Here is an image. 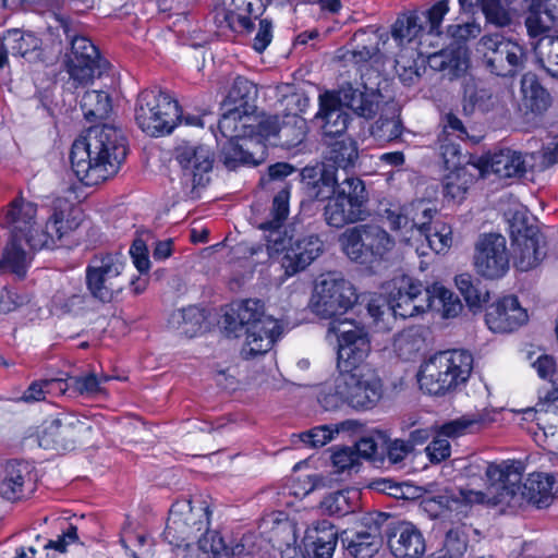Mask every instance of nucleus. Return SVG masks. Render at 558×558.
<instances>
[{"label":"nucleus","instance_id":"58","mask_svg":"<svg viewBox=\"0 0 558 558\" xmlns=\"http://www.w3.org/2000/svg\"><path fill=\"white\" fill-rule=\"evenodd\" d=\"M448 0H440L429 9L423 11L420 15L425 26V33L430 35H439L444 16L448 13Z\"/></svg>","mask_w":558,"mask_h":558},{"label":"nucleus","instance_id":"40","mask_svg":"<svg viewBox=\"0 0 558 558\" xmlns=\"http://www.w3.org/2000/svg\"><path fill=\"white\" fill-rule=\"evenodd\" d=\"M474 182V175L466 168H456L444 179V195L456 203H460Z\"/></svg>","mask_w":558,"mask_h":558},{"label":"nucleus","instance_id":"27","mask_svg":"<svg viewBox=\"0 0 558 558\" xmlns=\"http://www.w3.org/2000/svg\"><path fill=\"white\" fill-rule=\"evenodd\" d=\"M33 480V466L25 461H8L0 470V496L15 500L22 497L23 486Z\"/></svg>","mask_w":558,"mask_h":558},{"label":"nucleus","instance_id":"7","mask_svg":"<svg viewBox=\"0 0 558 558\" xmlns=\"http://www.w3.org/2000/svg\"><path fill=\"white\" fill-rule=\"evenodd\" d=\"M368 202L369 195L364 181L359 177L348 175L340 182L337 193L325 205L324 220L329 227L336 229L365 221L371 216Z\"/></svg>","mask_w":558,"mask_h":558},{"label":"nucleus","instance_id":"34","mask_svg":"<svg viewBox=\"0 0 558 558\" xmlns=\"http://www.w3.org/2000/svg\"><path fill=\"white\" fill-rule=\"evenodd\" d=\"M522 105L533 113L542 114L551 106L550 94L541 85L536 74L525 73L521 78Z\"/></svg>","mask_w":558,"mask_h":558},{"label":"nucleus","instance_id":"11","mask_svg":"<svg viewBox=\"0 0 558 558\" xmlns=\"http://www.w3.org/2000/svg\"><path fill=\"white\" fill-rule=\"evenodd\" d=\"M356 300L355 289L350 281L335 274H327L315 284L311 307L317 316L337 320L336 317L345 314Z\"/></svg>","mask_w":558,"mask_h":558},{"label":"nucleus","instance_id":"60","mask_svg":"<svg viewBox=\"0 0 558 558\" xmlns=\"http://www.w3.org/2000/svg\"><path fill=\"white\" fill-rule=\"evenodd\" d=\"M216 22L220 27H227L236 33H250L253 29L251 17L243 14H229V10L221 9L216 13Z\"/></svg>","mask_w":558,"mask_h":558},{"label":"nucleus","instance_id":"54","mask_svg":"<svg viewBox=\"0 0 558 558\" xmlns=\"http://www.w3.org/2000/svg\"><path fill=\"white\" fill-rule=\"evenodd\" d=\"M380 216L386 219L390 228L395 231L409 233L414 231L407 205L389 204L380 209Z\"/></svg>","mask_w":558,"mask_h":558},{"label":"nucleus","instance_id":"21","mask_svg":"<svg viewBox=\"0 0 558 558\" xmlns=\"http://www.w3.org/2000/svg\"><path fill=\"white\" fill-rule=\"evenodd\" d=\"M37 205L23 196L12 199L0 215V225L10 232L14 239H24L34 235L37 227Z\"/></svg>","mask_w":558,"mask_h":558},{"label":"nucleus","instance_id":"52","mask_svg":"<svg viewBox=\"0 0 558 558\" xmlns=\"http://www.w3.org/2000/svg\"><path fill=\"white\" fill-rule=\"evenodd\" d=\"M428 64L433 70L448 72L450 76H458L468 68V61L452 51H440L428 57Z\"/></svg>","mask_w":558,"mask_h":558},{"label":"nucleus","instance_id":"39","mask_svg":"<svg viewBox=\"0 0 558 558\" xmlns=\"http://www.w3.org/2000/svg\"><path fill=\"white\" fill-rule=\"evenodd\" d=\"M4 39L9 41V47L13 56H20L33 61L40 56V39L31 33H21L17 29L8 31Z\"/></svg>","mask_w":558,"mask_h":558},{"label":"nucleus","instance_id":"50","mask_svg":"<svg viewBox=\"0 0 558 558\" xmlns=\"http://www.w3.org/2000/svg\"><path fill=\"white\" fill-rule=\"evenodd\" d=\"M456 284L461 294L463 295L468 306L472 311L480 310L483 304L488 302L489 293L485 289L475 286L468 274H462L456 277Z\"/></svg>","mask_w":558,"mask_h":558},{"label":"nucleus","instance_id":"37","mask_svg":"<svg viewBox=\"0 0 558 558\" xmlns=\"http://www.w3.org/2000/svg\"><path fill=\"white\" fill-rule=\"evenodd\" d=\"M360 493L356 489H342L328 494L322 501V510L336 517H344L360 508Z\"/></svg>","mask_w":558,"mask_h":558},{"label":"nucleus","instance_id":"55","mask_svg":"<svg viewBox=\"0 0 558 558\" xmlns=\"http://www.w3.org/2000/svg\"><path fill=\"white\" fill-rule=\"evenodd\" d=\"M393 350L402 360H411L421 348V339L414 329H405L393 338Z\"/></svg>","mask_w":558,"mask_h":558},{"label":"nucleus","instance_id":"15","mask_svg":"<svg viewBox=\"0 0 558 558\" xmlns=\"http://www.w3.org/2000/svg\"><path fill=\"white\" fill-rule=\"evenodd\" d=\"M108 62L100 57L97 47L84 36L71 40L70 52L65 54V69L75 86H83L100 77Z\"/></svg>","mask_w":558,"mask_h":558},{"label":"nucleus","instance_id":"38","mask_svg":"<svg viewBox=\"0 0 558 558\" xmlns=\"http://www.w3.org/2000/svg\"><path fill=\"white\" fill-rule=\"evenodd\" d=\"M256 85L244 76L234 77L222 104L254 112L257 98Z\"/></svg>","mask_w":558,"mask_h":558},{"label":"nucleus","instance_id":"20","mask_svg":"<svg viewBox=\"0 0 558 558\" xmlns=\"http://www.w3.org/2000/svg\"><path fill=\"white\" fill-rule=\"evenodd\" d=\"M429 299L425 295V288L421 282L411 278H402L396 291L390 292L387 311L393 316L402 318L413 317L430 308Z\"/></svg>","mask_w":558,"mask_h":558},{"label":"nucleus","instance_id":"9","mask_svg":"<svg viewBox=\"0 0 558 558\" xmlns=\"http://www.w3.org/2000/svg\"><path fill=\"white\" fill-rule=\"evenodd\" d=\"M339 242L344 254L351 260L362 265L381 262L395 247L393 238L375 223L348 228L339 236Z\"/></svg>","mask_w":558,"mask_h":558},{"label":"nucleus","instance_id":"23","mask_svg":"<svg viewBox=\"0 0 558 558\" xmlns=\"http://www.w3.org/2000/svg\"><path fill=\"white\" fill-rule=\"evenodd\" d=\"M527 320V314L514 295L505 296L488 306L485 322L494 332H511Z\"/></svg>","mask_w":558,"mask_h":558},{"label":"nucleus","instance_id":"44","mask_svg":"<svg viewBox=\"0 0 558 558\" xmlns=\"http://www.w3.org/2000/svg\"><path fill=\"white\" fill-rule=\"evenodd\" d=\"M423 33H425V26L418 14L398 17L391 29L392 38L399 46L411 43Z\"/></svg>","mask_w":558,"mask_h":558},{"label":"nucleus","instance_id":"43","mask_svg":"<svg viewBox=\"0 0 558 558\" xmlns=\"http://www.w3.org/2000/svg\"><path fill=\"white\" fill-rule=\"evenodd\" d=\"M534 50L541 65L553 77H558V34L541 37Z\"/></svg>","mask_w":558,"mask_h":558},{"label":"nucleus","instance_id":"47","mask_svg":"<svg viewBox=\"0 0 558 558\" xmlns=\"http://www.w3.org/2000/svg\"><path fill=\"white\" fill-rule=\"evenodd\" d=\"M170 323L177 327L180 332L189 338L194 337L202 328L204 315L196 306H189L172 313Z\"/></svg>","mask_w":558,"mask_h":558},{"label":"nucleus","instance_id":"22","mask_svg":"<svg viewBox=\"0 0 558 558\" xmlns=\"http://www.w3.org/2000/svg\"><path fill=\"white\" fill-rule=\"evenodd\" d=\"M265 144L256 137L227 140L222 145L220 160L229 169L233 170L241 165L257 166L266 159Z\"/></svg>","mask_w":558,"mask_h":558},{"label":"nucleus","instance_id":"31","mask_svg":"<svg viewBox=\"0 0 558 558\" xmlns=\"http://www.w3.org/2000/svg\"><path fill=\"white\" fill-rule=\"evenodd\" d=\"M481 170L499 178H515L525 172V162L520 153L506 148L485 157Z\"/></svg>","mask_w":558,"mask_h":558},{"label":"nucleus","instance_id":"56","mask_svg":"<svg viewBox=\"0 0 558 558\" xmlns=\"http://www.w3.org/2000/svg\"><path fill=\"white\" fill-rule=\"evenodd\" d=\"M558 25L547 10L531 11L525 20V26L532 37L546 36Z\"/></svg>","mask_w":558,"mask_h":558},{"label":"nucleus","instance_id":"4","mask_svg":"<svg viewBox=\"0 0 558 558\" xmlns=\"http://www.w3.org/2000/svg\"><path fill=\"white\" fill-rule=\"evenodd\" d=\"M225 324L230 332L244 330L245 341L241 350L244 359L267 353L281 333L278 320L265 315L259 300H246L238 304L225 314Z\"/></svg>","mask_w":558,"mask_h":558},{"label":"nucleus","instance_id":"30","mask_svg":"<svg viewBox=\"0 0 558 558\" xmlns=\"http://www.w3.org/2000/svg\"><path fill=\"white\" fill-rule=\"evenodd\" d=\"M302 174L307 195L317 201L329 202L340 186L341 181L337 178L336 170L327 166H324L318 173L315 169L305 168Z\"/></svg>","mask_w":558,"mask_h":558},{"label":"nucleus","instance_id":"1","mask_svg":"<svg viewBox=\"0 0 558 558\" xmlns=\"http://www.w3.org/2000/svg\"><path fill=\"white\" fill-rule=\"evenodd\" d=\"M523 464L520 461L490 463L486 469L489 482L486 493L460 489V497L469 504L487 502L502 508H521L533 505L537 508L548 507L558 496L556 478L545 473H532L521 485Z\"/></svg>","mask_w":558,"mask_h":558},{"label":"nucleus","instance_id":"62","mask_svg":"<svg viewBox=\"0 0 558 558\" xmlns=\"http://www.w3.org/2000/svg\"><path fill=\"white\" fill-rule=\"evenodd\" d=\"M110 377L101 376L98 378L95 374L70 377V387L81 395L93 396L101 391L100 384L108 381Z\"/></svg>","mask_w":558,"mask_h":558},{"label":"nucleus","instance_id":"18","mask_svg":"<svg viewBox=\"0 0 558 558\" xmlns=\"http://www.w3.org/2000/svg\"><path fill=\"white\" fill-rule=\"evenodd\" d=\"M473 264L475 271L484 278L504 277L510 264L506 238L499 233L480 235L474 247Z\"/></svg>","mask_w":558,"mask_h":558},{"label":"nucleus","instance_id":"59","mask_svg":"<svg viewBox=\"0 0 558 558\" xmlns=\"http://www.w3.org/2000/svg\"><path fill=\"white\" fill-rule=\"evenodd\" d=\"M315 532L316 536L308 535L307 537L313 539L316 558H331L337 545L336 532L331 527H324L322 531L316 530Z\"/></svg>","mask_w":558,"mask_h":558},{"label":"nucleus","instance_id":"2","mask_svg":"<svg viewBox=\"0 0 558 558\" xmlns=\"http://www.w3.org/2000/svg\"><path fill=\"white\" fill-rule=\"evenodd\" d=\"M126 154V140L121 130L110 124L94 125L74 141L71 167L85 185H98L118 173Z\"/></svg>","mask_w":558,"mask_h":558},{"label":"nucleus","instance_id":"46","mask_svg":"<svg viewBox=\"0 0 558 558\" xmlns=\"http://www.w3.org/2000/svg\"><path fill=\"white\" fill-rule=\"evenodd\" d=\"M266 542L255 534H245L228 551L229 558H269Z\"/></svg>","mask_w":558,"mask_h":558},{"label":"nucleus","instance_id":"49","mask_svg":"<svg viewBox=\"0 0 558 558\" xmlns=\"http://www.w3.org/2000/svg\"><path fill=\"white\" fill-rule=\"evenodd\" d=\"M426 242V247L434 251L436 254L446 252L452 245V231L451 227L435 221L434 225L426 231L420 234Z\"/></svg>","mask_w":558,"mask_h":558},{"label":"nucleus","instance_id":"42","mask_svg":"<svg viewBox=\"0 0 558 558\" xmlns=\"http://www.w3.org/2000/svg\"><path fill=\"white\" fill-rule=\"evenodd\" d=\"M81 108L88 121L106 119L111 111V99L105 90H87L81 99Z\"/></svg>","mask_w":558,"mask_h":558},{"label":"nucleus","instance_id":"32","mask_svg":"<svg viewBox=\"0 0 558 558\" xmlns=\"http://www.w3.org/2000/svg\"><path fill=\"white\" fill-rule=\"evenodd\" d=\"M223 113L218 122V129L227 140L254 137L253 124L250 123L252 111L239 109L222 104Z\"/></svg>","mask_w":558,"mask_h":558},{"label":"nucleus","instance_id":"12","mask_svg":"<svg viewBox=\"0 0 558 558\" xmlns=\"http://www.w3.org/2000/svg\"><path fill=\"white\" fill-rule=\"evenodd\" d=\"M92 432L89 420L74 413H60L46 421L38 436V444L46 450L57 452L72 450Z\"/></svg>","mask_w":558,"mask_h":558},{"label":"nucleus","instance_id":"26","mask_svg":"<svg viewBox=\"0 0 558 558\" xmlns=\"http://www.w3.org/2000/svg\"><path fill=\"white\" fill-rule=\"evenodd\" d=\"M349 118V114L335 104L332 93L327 92L319 96V111L316 114V119L323 121L324 142L347 136L345 131Z\"/></svg>","mask_w":558,"mask_h":558},{"label":"nucleus","instance_id":"19","mask_svg":"<svg viewBox=\"0 0 558 558\" xmlns=\"http://www.w3.org/2000/svg\"><path fill=\"white\" fill-rule=\"evenodd\" d=\"M387 518L384 513L368 514L363 518L366 530L343 531L341 542L347 551L354 558H372L381 546L380 525Z\"/></svg>","mask_w":558,"mask_h":558},{"label":"nucleus","instance_id":"5","mask_svg":"<svg viewBox=\"0 0 558 558\" xmlns=\"http://www.w3.org/2000/svg\"><path fill=\"white\" fill-rule=\"evenodd\" d=\"M473 369V356L464 350L438 352L422 363L417 373L421 390L440 396L464 385Z\"/></svg>","mask_w":558,"mask_h":558},{"label":"nucleus","instance_id":"14","mask_svg":"<svg viewBox=\"0 0 558 558\" xmlns=\"http://www.w3.org/2000/svg\"><path fill=\"white\" fill-rule=\"evenodd\" d=\"M340 393L347 404L355 410L373 409L383 397V383L372 366L339 373Z\"/></svg>","mask_w":558,"mask_h":558},{"label":"nucleus","instance_id":"63","mask_svg":"<svg viewBox=\"0 0 558 558\" xmlns=\"http://www.w3.org/2000/svg\"><path fill=\"white\" fill-rule=\"evenodd\" d=\"M482 11L487 21L497 26H507L511 22L509 12L502 8L499 0H482Z\"/></svg>","mask_w":558,"mask_h":558},{"label":"nucleus","instance_id":"17","mask_svg":"<svg viewBox=\"0 0 558 558\" xmlns=\"http://www.w3.org/2000/svg\"><path fill=\"white\" fill-rule=\"evenodd\" d=\"M484 63L498 76H513L523 66L524 51L518 44L499 34L483 36L480 40Z\"/></svg>","mask_w":558,"mask_h":558},{"label":"nucleus","instance_id":"29","mask_svg":"<svg viewBox=\"0 0 558 558\" xmlns=\"http://www.w3.org/2000/svg\"><path fill=\"white\" fill-rule=\"evenodd\" d=\"M326 145L325 159L327 167L349 170L356 166L359 161V145L350 136L337 137L324 142Z\"/></svg>","mask_w":558,"mask_h":558},{"label":"nucleus","instance_id":"28","mask_svg":"<svg viewBox=\"0 0 558 558\" xmlns=\"http://www.w3.org/2000/svg\"><path fill=\"white\" fill-rule=\"evenodd\" d=\"M545 239L542 233L513 239V260L517 269L529 271L543 260L546 255Z\"/></svg>","mask_w":558,"mask_h":558},{"label":"nucleus","instance_id":"6","mask_svg":"<svg viewBox=\"0 0 558 558\" xmlns=\"http://www.w3.org/2000/svg\"><path fill=\"white\" fill-rule=\"evenodd\" d=\"M125 258L119 253L98 254L90 258L85 270V284L90 296L101 303L112 302L128 284L140 293L144 287L124 274Z\"/></svg>","mask_w":558,"mask_h":558},{"label":"nucleus","instance_id":"64","mask_svg":"<svg viewBox=\"0 0 558 558\" xmlns=\"http://www.w3.org/2000/svg\"><path fill=\"white\" fill-rule=\"evenodd\" d=\"M196 539L198 548L205 554H211L216 556L226 550V545L222 537L217 531H209L208 526L203 530Z\"/></svg>","mask_w":558,"mask_h":558},{"label":"nucleus","instance_id":"10","mask_svg":"<svg viewBox=\"0 0 558 558\" xmlns=\"http://www.w3.org/2000/svg\"><path fill=\"white\" fill-rule=\"evenodd\" d=\"M180 118L181 109L168 94L156 89H145L138 95L135 121L148 135L170 133Z\"/></svg>","mask_w":558,"mask_h":558},{"label":"nucleus","instance_id":"35","mask_svg":"<svg viewBox=\"0 0 558 558\" xmlns=\"http://www.w3.org/2000/svg\"><path fill=\"white\" fill-rule=\"evenodd\" d=\"M71 228L64 222L62 213H54L46 222L44 229L36 227L34 235L27 238V245L33 250L52 248L58 240Z\"/></svg>","mask_w":558,"mask_h":558},{"label":"nucleus","instance_id":"25","mask_svg":"<svg viewBox=\"0 0 558 558\" xmlns=\"http://www.w3.org/2000/svg\"><path fill=\"white\" fill-rule=\"evenodd\" d=\"M331 93L337 106L347 107L360 117L371 119L378 110V96L355 88L351 83H344L337 92Z\"/></svg>","mask_w":558,"mask_h":558},{"label":"nucleus","instance_id":"13","mask_svg":"<svg viewBox=\"0 0 558 558\" xmlns=\"http://www.w3.org/2000/svg\"><path fill=\"white\" fill-rule=\"evenodd\" d=\"M329 330L338 335L339 373L352 372L362 366H372L366 362L371 353V340L363 327L343 320H331Z\"/></svg>","mask_w":558,"mask_h":558},{"label":"nucleus","instance_id":"16","mask_svg":"<svg viewBox=\"0 0 558 558\" xmlns=\"http://www.w3.org/2000/svg\"><path fill=\"white\" fill-rule=\"evenodd\" d=\"M175 159L182 169V184L185 194L197 196V189L204 187L213 169V154L205 145L182 144L175 148Z\"/></svg>","mask_w":558,"mask_h":558},{"label":"nucleus","instance_id":"45","mask_svg":"<svg viewBox=\"0 0 558 558\" xmlns=\"http://www.w3.org/2000/svg\"><path fill=\"white\" fill-rule=\"evenodd\" d=\"M499 105V98L489 88H469L465 90L462 110L465 114H472L477 108L483 112H488Z\"/></svg>","mask_w":558,"mask_h":558},{"label":"nucleus","instance_id":"8","mask_svg":"<svg viewBox=\"0 0 558 558\" xmlns=\"http://www.w3.org/2000/svg\"><path fill=\"white\" fill-rule=\"evenodd\" d=\"M209 505L202 495L177 500L169 511L165 539L177 547L189 546L209 525Z\"/></svg>","mask_w":558,"mask_h":558},{"label":"nucleus","instance_id":"33","mask_svg":"<svg viewBox=\"0 0 558 558\" xmlns=\"http://www.w3.org/2000/svg\"><path fill=\"white\" fill-rule=\"evenodd\" d=\"M31 251L34 250L25 244L24 239L10 236V241L0 260V269L4 272L14 274L19 278H23L26 275L32 258Z\"/></svg>","mask_w":558,"mask_h":558},{"label":"nucleus","instance_id":"61","mask_svg":"<svg viewBox=\"0 0 558 558\" xmlns=\"http://www.w3.org/2000/svg\"><path fill=\"white\" fill-rule=\"evenodd\" d=\"M558 387L551 385L549 388L541 389L538 392V402L535 405V414H550L555 422L558 423Z\"/></svg>","mask_w":558,"mask_h":558},{"label":"nucleus","instance_id":"53","mask_svg":"<svg viewBox=\"0 0 558 558\" xmlns=\"http://www.w3.org/2000/svg\"><path fill=\"white\" fill-rule=\"evenodd\" d=\"M483 421L484 416L481 413L462 415L461 417L444 423L438 429L439 436L458 438L469 433L473 426L481 424Z\"/></svg>","mask_w":558,"mask_h":558},{"label":"nucleus","instance_id":"3","mask_svg":"<svg viewBox=\"0 0 558 558\" xmlns=\"http://www.w3.org/2000/svg\"><path fill=\"white\" fill-rule=\"evenodd\" d=\"M289 215V191L283 189L274 197L270 218L258 228L266 232V251L269 259L280 264L282 279H288L305 270L324 252V243L316 234L292 241L282 229Z\"/></svg>","mask_w":558,"mask_h":558},{"label":"nucleus","instance_id":"41","mask_svg":"<svg viewBox=\"0 0 558 558\" xmlns=\"http://www.w3.org/2000/svg\"><path fill=\"white\" fill-rule=\"evenodd\" d=\"M305 136V121L298 114H287L281 118L279 133L274 145L291 148L300 144Z\"/></svg>","mask_w":558,"mask_h":558},{"label":"nucleus","instance_id":"48","mask_svg":"<svg viewBox=\"0 0 558 558\" xmlns=\"http://www.w3.org/2000/svg\"><path fill=\"white\" fill-rule=\"evenodd\" d=\"M402 130L403 126L398 110L392 107L390 116L381 114L372 125L371 133L380 142H391L401 136Z\"/></svg>","mask_w":558,"mask_h":558},{"label":"nucleus","instance_id":"24","mask_svg":"<svg viewBox=\"0 0 558 558\" xmlns=\"http://www.w3.org/2000/svg\"><path fill=\"white\" fill-rule=\"evenodd\" d=\"M388 545L397 558H421L426 549L422 533L410 522H398L387 532Z\"/></svg>","mask_w":558,"mask_h":558},{"label":"nucleus","instance_id":"57","mask_svg":"<svg viewBox=\"0 0 558 558\" xmlns=\"http://www.w3.org/2000/svg\"><path fill=\"white\" fill-rule=\"evenodd\" d=\"M505 215L509 222L513 239L518 236L534 235L541 233L536 226L529 222V217L524 208H518L514 210L509 209Z\"/></svg>","mask_w":558,"mask_h":558},{"label":"nucleus","instance_id":"36","mask_svg":"<svg viewBox=\"0 0 558 558\" xmlns=\"http://www.w3.org/2000/svg\"><path fill=\"white\" fill-rule=\"evenodd\" d=\"M425 295L430 303L429 310L440 312L442 317H457L462 311V303L458 295L439 283L425 288Z\"/></svg>","mask_w":558,"mask_h":558},{"label":"nucleus","instance_id":"51","mask_svg":"<svg viewBox=\"0 0 558 558\" xmlns=\"http://www.w3.org/2000/svg\"><path fill=\"white\" fill-rule=\"evenodd\" d=\"M407 206L414 231H416L418 235L434 225L433 219L437 214V209L430 204V202L417 199Z\"/></svg>","mask_w":558,"mask_h":558}]
</instances>
